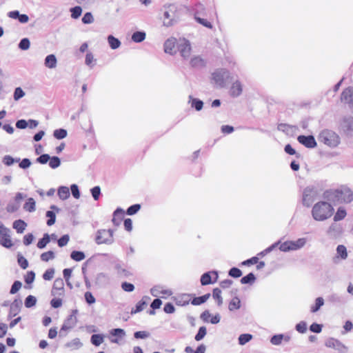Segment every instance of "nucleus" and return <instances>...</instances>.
Returning <instances> with one entry per match:
<instances>
[{
    "label": "nucleus",
    "instance_id": "obj_1",
    "mask_svg": "<svg viewBox=\"0 0 353 353\" xmlns=\"http://www.w3.org/2000/svg\"><path fill=\"white\" fill-rule=\"evenodd\" d=\"M325 196L333 201L347 204L353 201V191L349 187L343 185L326 191Z\"/></svg>",
    "mask_w": 353,
    "mask_h": 353
},
{
    "label": "nucleus",
    "instance_id": "obj_2",
    "mask_svg": "<svg viewBox=\"0 0 353 353\" xmlns=\"http://www.w3.org/2000/svg\"><path fill=\"white\" fill-rule=\"evenodd\" d=\"M334 212L332 205L326 201H319L312 209L313 219L318 221H323L332 216Z\"/></svg>",
    "mask_w": 353,
    "mask_h": 353
},
{
    "label": "nucleus",
    "instance_id": "obj_3",
    "mask_svg": "<svg viewBox=\"0 0 353 353\" xmlns=\"http://www.w3.org/2000/svg\"><path fill=\"white\" fill-rule=\"evenodd\" d=\"M318 139L330 148H335L340 143L339 136L334 131L327 129L323 130L319 133Z\"/></svg>",
    "mask_w": 353,
    "mask_h": 353
},
{
    "label": "nucleus",
    "instance_id": "obj_4",
    "mask_svg": "<svg viewBox=\"0 0 353 353\" xmlns=\"http://www.w3.org/2000/svg\"><path fill=\"white\" fill-rule=\"evenodd\" d=\"M321 192V190L314 185L306 187L303 192L302 203L306 207H310L312 203L317 199Z\"/></svg>",
    "mask_w": 353,
    "mask_h": 353
},
{
    "label": "nucleus",
    "instance_id": "obj_5",
    "mask_svg": "<svg viewBox=\"0 0 353 353\" xmlns=\"http://www.w3.org/2000/svg\"><path fill=\"white\" fill-rule=\"evenodd\" d=\"M176 8L174 4L165 5L162 9L163 26L169 27L174 25L176 21Z\"/></svg>",
    "mask_w": 353,
    "mask_h": 353
},
{
    "label": "nucleus",
    "instance_id": "obj_6",
    "mask_svg": "<svg viewBox=\"0 0 353 353\" xmlns=\"http://www.w3.org/2000/svg\"><path fill=\"white\" fill-rule=\"evenodd\" d=\"M212 76L216 85L223 88L225 85L226 79L229 77V72L225 69H220L214 72Z\"/></svg>",
    "mask_w": 353,
    "mask_h": 353
},
{
    "label": "nucleus",
    "instance_id": "obj_7",
    "mask_svg": "<svg viewBox=\"0 0 353 353\" xmlns=\"http://www.w3.org/2000/svg\"><path fill=\"white\" fill-rule=\"evenodd\" d=\"M177 48L180 52L181 55L184 59H188L190 57L191 54V46L189 41L184 38L180 39L177 41Z\"/></svg>",
    "mask_w": 353,
    "mask_h": 353
},
{
    "label": "nucleus",
    "instance_id": "obj_8",
    "mask_svg": "<svg viewBox=\"0 0 353 353\" xmlns=\"http://www.w3.org/2000/svg\"><path fill=\"white\" fill-rule=\"evenodd\" d=\"M108 232L105 229H100L96 232L94 241L97 245L105 244L111 245L114 243V239L108 237Z\"/></svg>",
    "mask_w": 353,
    "mask_h": 353
},
{
    "label": "nucleus",
    "instance_id": "obj_9",
    "mask_svg": "<svg viewBox=\"0 0 353 353\" xmlns=\"http://www.w3.org/2000/svg\"><path fill=\"white\" fill-rule=\"evenodd\" d=\"M78 312L77 310H73L72 313L65 320L63 324L61 326L60 330V334L63 331H67L71 328H72L77 322V314Z\"/></svg>",
    "mask_w": 353,
    "mask_h": 353
},
{
    "label": "nucleus",
    "instance_id": "obj_10",
    "mask_svg": "<svg viewBox=\"0 0 353 353\" xmlns=\"http://www.w3.org/2000/svg\"><path fill=\"white\" fill-rule=\"evenodd\" d=\"M341 128L342 130L345 133L347 136L353 135V117H345L343 120L342 123H341Z\"/></svg>",
    "mask_w": 353,
    "mask_h": 353
},
{
    "label": "nucleus",
    "instance_id": "obj_11",
    "mask_svg": "<svg viewBox=\"0 0 353 353\" xmlns=\"http://www.w3.org/2000/svg\"><path fill=\"white\" fill-rule=\"evenodd\" d=\"M110 341L113 343H119L120 339L125 336V332L121 328H114L110 331Z\"/></svg>",
    "mask_w": 353,
    "mask_h": 353
},
{
    "label": "nucleus",
    "instance_id": "obj_12",
    "mask_svg": "<svg viewBox=\"0 0 353 353\" xmlns=\"http://www.w3.org/2000/svg\"><path fill=\"white\" fill-rule=\"evenodd\" d=\"M22 301L19 299H15L13 302L10 304L8 319H11L17 316L21 311L22 307Z\"/></svg>",
    "mask_w": 353,
    "mask_h": 353
},
{
    "label": "nucleus",
    "instance_id": "obj_13",
    "mask_svg": "<svg viewBox=\"0 0 353 353\" xmlns=\"http://www.w3.org/2000/svg\"><path fill=\"white\" fill-rule=\"evenodd\" d=\"M297 140L300 143H301L307 148H314L316 146V140L314 137L312 135H300L298 137Z\"/></svg>",
    "mask_w": 353,
    "mask_h": 353
},
{
    "label": "nucleus",
    "instance_id": "obj_14",
    "mask_svg": "<svg viewBox=\"0 0 353 353\" xmlns=\"http://www.w3.org/2000/svg\"><path fill=\"white\" fill-rule=\"evenodd\" d=\"M343 233V227L341 224L337 223L334 221V223H332L329 227L327 234L333 238H336L339 236Z\"/></svg>",
    "mask_w": 353,
    "mask_h": 353
},
{
    "label": "nucleus",
    "instance_id": "obj_15",
    "mask_svg": "<svg viewBox=\"0 0 353 353\" xmlns=\"http://www.w3.org/2000/svg\"><path fill=\"white\" fill-rule=\"evenodd\" d=\"M50 209H52V210H48L46 212V217H48V220L46 221V224L48 225V226H51L52 225L54 224L55 221H56V214L55 212H59L60 209L54 205H52L50 206Z\"/></svg>",
    "mask_w": 353,
    "mask_h": 353
},
{
    "label": "nucleus",
    "instance_id": "obj_16",
    "mask_svg": "<svg viewBox=\"0 0 353 353\" xmlns=\"http://www.w3.org/2000/svg\"><path fill=\"white\" fill-rule=\"evenodd\" d=\"M150 300V297L148 296H143L142 299L136 304L135 309H132L131 310V314H134L143 310Z\"/></svg>",
    "mask_w": 353,
    "mask_h": 353
},
{
    "label": "nucleus",
    "instance_id": "obj_17",
    "mask_svg": "<svg viewBox=\"0 0 353 353\" xmlns=\"http://www.w3.org/2000/svg\"><path fill=\"white\" fill-rule=\"evenodd\" d=\"M124 213V210L121 208H117L114 211L112 221L115 226H119L121 225V221L123 219Z\"/></svg>",
    "mask_w": 353,
    "mask_h": 353
},
{
    "label": "nucleus",
    "instance_id": "obj_18",
    "mask_svg": "<svg viewBox=\"0 0 353 353\" xmlns=\"http://www.w3.org/2000/svg\"><path fill=\"white\" fill-rule=\"evenodd\" d=\"M325 345L328 347L334 348L337 350H341L346 348L339 340L334 338H330L325 341Z\"/></svg>",
    "mask_w": 353,
    "mask_h": 353
},
{
    "label": "nucleus",
    "instance_id": "obj_19",
    "mask_svg": "<svg viewBox=\"0 0 353 353\" xmlns=\"http://www.w3.org/2000/svg\"><path fill=\"white\" fill-rule=\"evenodd\" d=\"M341 99L343 102L353 103V89L348 88L343 90L341 94Z\"/></svg>",
    "mask_w": 353,
    "mask_h": 353
},
{
    "label": "nucleus",
    "instance_id": "obj_20",
    "mask_svg": "<svg viewBox=\"0 0 353 353\" xmlns=\"http://www.w3.org/2000/svg\"><path fill=\"white\" fill-rule=\"evenodd\" d=\"M243 88L239 81H234L230 88V94L233 97H237L242 93Z\"/></svg>",
    "mask_w": 353,
    "mask_h": 353
},
{
    "label": "nucleus",
    "instance_id": "obj_21",
    "mask_svg": "<svg viewBox=\"0 0 353 353\" xmlns=\"http://www.w3.org/2000/svg\"><path fill=\"white\" fill-rule=\"evenodd\" d=\"M176 43L177 44L176 40L175 38L168 39L164 43V50L166 53H169L170 54L175 52L174 48Z\"/></svg>",
    "mask_w": 353,
    "mask_h": 353
},
{
    "label": "nucleus",
    "instance_id": "obj_22",
    "mask_svg": "<svg viewBox=\"0 0 353 353\" xmlns=\"http://www.w3.org/2000/svg\"><path fill=\"white\" fill-rule=\"evenodd\" d=\"M10 232L4 233V234L1 236V238H0V245L6 248H10L13 245Z\"/></svg>",
    "mask_w": 353,
    "mask_h": 353
},
{
    "label": "nucleus",
    "instance_id": "obj_23",
    "mask_svg": "<svg viewBox=\"0 0 353 353\" xmlns=\"http://www.w3.org/2000/svg\"><path fill=\"white\" fill-rule=\"evenodd\" d=\"M57 63V60L54 54H51L46 56L45 58L44 64L45 66L50 69H53L56 68Z\"/></svg>",
    "mask_w": 353,
    "mask_h": 353
},
{
    "label": "nucleus",
    "instance_id": "obj_24",
    "mask_svg": "<svg viewBox=\"0 0 353 353\" xmlns=\"http://www.w3.org/2000/svg\"><path fill=\"white\" fill-rule=\"evenodd\" d=\"M63 280L61 278L56 279L54 281L52 292L53 294H58V291H63ZM59 294H61L59 292Z\"/></svg>",
    "mask_w": 353,
    "mask_h": 353
},
{
    "label": "nucleus",
    "instance_id": "obj_25",
    "mask_svg": "<svg viewBox=\"0 0 353 353\" xmlns=\"http://www.w3.org/2000/svg\"><path fill=\"white\" fill-rule=\"evenodd\" d=\"M12 227L16 230L17 233L21 234L26 230L27 223L22 219H18L13 222Z\"/></svg>",
    "mask_w": 353,
    "mask_h": 353
},
{
    "label": "nucleus",
    "instance_id": "obj_26",
    "mask_svg": "<svg viewBox=\"0 0 353 353\" xmlns=\"http://www.w3.org/2000/svg\"><path fill=\"white\" fill-rule=\"evenodd\" d=\"M283 340H285L286 342H288L290 340V337L289 336H285L283 334H276L274 335L271 338L270 342L272 345H279L282 343Z\"/></svg>",
    "mask_w": 353,
    "mask_h": 353
},
{
    "label": "nucleus",
    "instance_id": "obj_27",
    "mask_svg": "<svg viewBox=\"0 0 353 353\" xmlns=\"http://www.w3.org/2000/svg\"><path fill=\"white\" fill-rule=\"evenodd\" d=\"M189 103L192 108H194L196 111L202 110L203 106V102L198 99L194 98L192 96L189 97Z\"/></svg>",
    "mask_w": 353,
    "mask_h": 353
},
{
    "label": "nucleus",
    "instance_id": "obj_28",
    "mask_svg": "<svg viewBox=\"0 0 353 353\" xmlns=\"http://www.w3.org/2000/svg\"><path fill=\"white\" fill-rule=\"evenodd\" d=\"M83 345L82 343L80 341V339L78 338H75L72 341L66 343L65 344V347L70 349V350H74L79 349Z\"/></svg>",
    "mask_w": 353,
    "mask_h": 353
},
{
    "label": "nucleus",
    "instance_id": "obj_29",
    "mask_svg": "<svg viewBox=\"0 0 353 353\" xmlns=\"http://www.w3.org/2000/svg\"><path fill=\"white\" fill-rule=\"evenodd\" d=\"M190 63L194 68H202L205 65V61L200 56H194L191 58Z\"/></svg>",
    "mask_w": 353,
    "mask_h": 353
},
{
    "label": "nucleus",
    "instance_id": "obj_30",
    "mask_svg": "<svg viewBox=\"0 0 353 353\" xmlns=\"http://www.w3.org/2000/svg\"><path fill=\"white\" fill-rule=\"evenodd\" d=\"M24 210L33 212L36 210V202L33 198H28L23 205Z\"/></svg>",
    "mask_w": 353,
    "mask_h": 353
},
{
    "label": "nucleus",
    "instance_id": "obj_31",
    "mask_svg": "<svg viewBox=\"0 0 353 353\" xmlns=\"http://www.w3.org/2000/svg\"><path fill=\"white\" fill-rule=\"evenodd\" d=\"M57 195L60 199L65 200L70 195V189L66 186H60L57 190Z\"/></svg>",
    "mask_w": 353,
    "mask_h": 353
},
{
    "label": "nucleus",
    "instance_id": "obj_32",
    "mask_svg": "<svg viewBox=\"0 0 353 353\" xmlns=\"http://www.w3.org/2000/svg\"><path fill=\"white\" fill-rule=\"evenodd\" d=\"M145 36L144 31H136L132 35V40L135 43H141L145 40Z\"/></svg>",
    "mask_w": 353,
    "mask_h": 353
},
{
    "label": "nucleus",
    "instance_id": "obj_33",
    "mask_svg": "<svg viewBox=\"0 0 353 353\" xmlns=\"http://www.w3.org/2000/svg\"><path fill=\"white\" fill-rule=\"evenodd\" d=\"M108 42L110 47L112 50H116L121 46V41L119 40V39L114 37L113 35H109L108 37Z\"/></svg>",
    "mask_w": 353,
    "mask_h": 353
},
{
    "label": "nucleus",
    "instance_id": "obj_34",
    "mask_svg": "<svg viewBox=\"0 0 353 353\" xmlns=\"http://www.w3.org/2000/svg\"><path fill=\"white\" fill-rule=\"evenodd\" d=\"M50 241V236L48 233H45L41 239H40L37 244L39 249H43L46 247L47 244Z\"/></svg>",
    "mask_w": 353,
    "mask_h": 353
},
{
    "label": "nucleus",
    "instance_id": "obj_35",
    "mask_svg": "<svg viewBox=\"0 0 353 353\" xmlns=\"http://www.w3.org/2000/svg\"><path fill=\"white\" fill-rule=\"evenodd\" d=\"M70 258L75 261H81L85 258V254L82 251L74 250L70 253Z\"/></svg>",
    "mask_w": 353,
    "mask_h": 353
},
{
    "label": "nucleus",
    "instance_id": "obj_36",
    "mask_svg": "<svg viewBox=\"0 0 353 353\" xmlns=\"http://www.w3.org/2000/svg\"><path fill=\"white\" fill-rule=\"evenodd\" d=\"M347 215L345 209L343 207H339L334 216V221L337 222L343 220Z\"/></svg>",
    "mask_w": 353,
    "mask_h": 353
},
{
    "label": "nucleus",
    "instance_id": "obj_37",
    "mask_svg": "<svg viewBox=\"0 0 353 353\" xmlns=\"http://www.w3.org/2000/svg\"><path fill=\"white\" fill-rule=\"evenodd\" d=\"M20 161V158H13L10 155H5L2 159V163L7 166H11L14 163H18Z\"/></svg>",
    "mask_w": 353,
    "mask_h": 353
},
{
    "label": "nucleus",
    "instance_id": "obj_38",
    "mask_svg": "<svg viewBox=\"0 0 353 353\" xmlns=\"http://www.w3.org/2000/svg\"><path fill=\"white\" fill-rule=\"evenodd\" d=\"M337 257H340L341 259L345 260L347 258V252L345 245H339L336 248Z\"/></svg>",
    "mask_w": 353,
    "mask_h": 353
},
{
    "label": "nucleus",
    "instance_id": "obj_39",
    "mask_svg": "<svg viewBox=\"0 0 353 353\" xmlns=\"http://www.w3.org/2000/svg\"><path fill=\"white\" fill-rule=\"evenodd\" d=\"M90 341L92 345L99 346L103 342V336L100 334H94L91 336Z\"/></svg>",
    "mask_w": 353,
    "mask_h": 353
},
{
    "label": "nucleus",
    "instance_id": "obj_40",
    "mask_svg": "<svg viewBox=\"0 0 353 353\" xmlns=\"http://www.w3.org/2000/svg\"><path fill=\"white\" fill-rule=\"evenodd\" d=\"M306 243V239L300 238L295 241H292L291 247L292 250H296L303 248Z\"/></svg>",
    "mask_w": 353,
    "mask_h": 353
},
{
    "label": "nucleus",
    "instance_id": "obj_41",
    "mask_svg": "<svg viewBox=\"0 0 353 353\" xmlns=\"http://www.w3.org/2000/svg\"><path fill=\"white\" fill-rule=\"evenodd\" d=\"M278 130L279 131H282L287 134H290L294 132V127L285 124V123H281L278 125Z\"/></svg>",
    "mask_w": 353,
    "mask_h": 353
},
{
    "label": "nucleus",
    "instance_id": "obj_42",
    "mask_svg": "<svg viewBox=\"0 0 353 353\" xmlns=\"http://www.w3.org/2000/svg\"><path fill=\"white\" fill-rule=\"evenodd\" d=\"M210 296V294H206L203 296L195 297L191 301V303L194 305H199L205 303Z\"/></svg>",
    "mask_w": 353,
    "mask_h": 353
},
{
    "label": "nucleus",
    "instance_id": "obj_43",
    "mask_svg": "<svg viewBox=\"0 0 353 353\" xmlns=\"http://www.w3.org/2000/svg\"><path fill=\"white\" fill-rule=\"evenodd\" d=\"M241 307V301L238 297L233 298L230 303L228 308L230 311H233L234 310H238Z\"/></svg>",
    "mask_w": 353,
    "mask_h": 353
},
{
    "label": "nucleus",
    "instance_id": "obj_44",
    "mask_svg": "<svg viewBox=\"0 0 353 353\" xmlns=\"http://www.w3.org/2000/svg\"><path fill=\"white\" fill-rule=\"evenodd\" d=\"M67 135V130L63 128L57 129L53 132V136L54 137V138L59 140L65 138Z\"/></svg>",
    "mask_w": 353,
    "mask_h": 353
},
{
    "label": "nucleus",
    "instance_id": "obj_45",
    "mask_svg": "<svg viewBox=\"0 0 353 353\" xmlns=\"http://www.w3.org/2000/svg\"><path fill=\"white\" fill-rule=\"evenodd\" d=\"M37 303V299L35 296L32 295H28L24 301L25 307L27 308H30L34 306Z\"/></svg>",
    "mask_w": 353,
    "mask_h": 353
},
{
    "label": "nucleus",
    "instance_id": "obj_46",
    "mask_svg": "<svg viewBox=\"0 0 353 353\" xmlns=\"http://www.w3.org/2000/svg\"><path fill=\"white\" fill-rule=\"evenodd\" d=\"M71 17L72 19H78L82 13V8L79 6H76L73 8H70Z\"/></svg>",
    "mask_w": 353,
    "mask_h": 353
},
{
    "label": "nucleus",
    "instance_id": "obj_47",
    "mask_svg": "<svg viewBox=\"0 0 353 353\" xmlns=\"http://www.w3.org/2000/svg\"><path fill=\"white\" fill-rule=\"evenodd\" d=\"M61 165V159L57 156L50 157L49 160V166L52 169H56Z\"/></svg>",
    "mask_w": 353,
    "mask_h": 353
},
{
    "label": "nucleus",
    "instance_id": "obj_48",
    "mask_svg": "<svg viewBox=\"0 0 353 353\" xmlns=\"http://www.w3.org/2000/svg\"><path fill=\"white\" fill-rule=\"evenodd\" d=\"M324 305V300L322 297H318L315 300V305L314 306L311 307V312H316L321 306Z\"/></svg>",
    "mask_w": 353,
    "mask_h": 353
},
{
    "label": "nucleus",
    "instance_id": "obj_49",
    "mask_svg": "<svg viewBox=\"0 0 353 353\" xmlns=\"http://www.w3.org/2000/svg\"><path fill=\"white\" fill-rule=\"evenodd\" d=\"M141 209V205L136 203L130 205L126 210V214L128 215H134L137 214L139 210Z\"/></svg>",
    "mask_w": 353,
    "mask_h": 353
},
{
    "label": "nucleus",
    "instance_id": "obj_50",
    "mask_svg": "<svg viewBox=\"0 0 353 353\" xmlns=\"http://www.w3.org/2000/svg\"><path fill=\"white\" fill-rule=\"evenodd\" d=\"M90 193L94 201H98L101 194V188L98 185L90 189Z\"/></svg>",
    "mask_w": 353,
    "mask_h": 353
},
{
    "label": "nucleus",
    "instance_id": "obj_51",
    "mask_svg": "<svg viewBox=\"0 0 353 353\" xmlns=\"http://www.w3.org/2000/svg\"><path fill=\"white\" fill-rule=\"evenodd\" d=\"M55 255L53 251H48L41 254V260L47 262L50 260L54 259Z\"/></svg>",
    "mask_w": 353,
    "mask_h": 353
},
{
    "label": "nucleus",
    "instance_id": "obj_52",
    "mask_svg": "<svg viewBox=\"0 0 353 353\" xmlns=\"http://www.w3.org/2000/svg\"><path fill=\"white\" fill-rule=\"evenodd\" d=\"M197 14H198V11H196V13H195L194 19H195V20L199 23H200V24L203 25V26H205L206 28H212V26L210 22L208 21L205 19H203V18H201V17H198Z\"/></svg>",
    "mask_w": 353,
    "mask_h": 353
},
{
    "label": "nucleus",
    "instance_id": "obj_53",
    "mask_svg": "<svg viewBox=\"0 0 353 353\" xmlns=\"http://www.w3.org/2000/svg\"><path fill=\"white\" fill-rule=\"evenodd\" d=\"M252 339V336L250 334H243L239 336V343L243 345Z\"/></svg>",
    "mask_w": 353,
    "mask_h": 353
},
{
    "label": "nucleus",
    "instance_id": "obj_54",
    "mask_svg": "<svg viewBox=\"0 0 353 353\" xmlns=\"http://www.w3.org/2000/svg\"><path fill=\"white\" fill-rule=\"evenodd\" d=\"M17 262L19 265L23 269L26 270L28 267V260L21 254L17 256Z\"/></svg>",
    "mask_w": 353,
    "mask_h": 353
},
{
    "label": "nucleus",
    "instance_id": "obj_55",
    "mask_svg": "<svg viewBox=\"0 0 353 353\" xmlns=\"http://www.w3.org/2000/svg\"><path fill=\"white\" fill-rule=\"evenodd\" d=\"M96 61V59H94V56L91 52H88L85 55V63L92 68L94 65V62Z\"/></svg>",
    "mask_w": 353,
    "mask_h": 353
},
{
    "label": "nucleus",
    "instance_id": "obj_56",
    "mask_svg": "<svg viewBox=\"0 0 353 353\" xmlns=\"http://www.w3.org/2000/svg\"><path fill=\"white\" fill-rule=\"evenodd\" d=\"M82 23L84 24H90L94 22V17L91 12H85L81 19Z\"/></svg>",
    "mask_w": 353,
    "mask_h": 353
},
{
    "label": "nucleus",
    "instance_id": "obj_57",
    "mask_svg": "<svg viewBox=\"0 0 353 353\" xmlns=\"http://www.w3.org/2000/svg\"><path fill=\"white\" fill-rule=\"evenodd\" d=\"M25 96V92L21 88L17 87L14 91L13 98L14 101H19L20 99Z\"/></svg>",
    "mask_w": 353,
    "mask_h": 353
},
{
    "label": "nucleus",
    "instance_id": "obj_58",
    "mask_svg": "<svg viewBox=\"0 0 353 353\" xmlns=\"http://www.w3.org/2000/svg\"><path fill=\"white\" fill-rule=\"evenodd\" d=\"M30 46V40L28 38H23L22 39L18 45L19 48H20L22 50H27L29 49Z\"/></svg>",
    "mask_w": 353,
    "mask_h": 353
},
{
    "label": "nucleus",
    "instance_id": "obj_59",
    "mask_svg": "<svg viewBox=\"0 0 353 353\" xmlns=\"http://www.w3.org/2000/svg\"><path fill=\"white\" fill-rule=\"evenodd\" d=\"M206 333H207V330L205 326H202V327H199L198 333L195 336V338H194L195 340L196 341H199L202 340L204 338V336L206 335Z\"/></svg>",
    "mask_w": 353,
    "mask_h": 353
},
{
    "label": "nucleus",
    "instance_id": "obj_60",
    "mask_svg": "<svg viewBox=\"0 0 353 353\" xmlns=\"http://www.w3.org/2000/svg\"><path fill=\"white\" fill-rule=\"evenodd\" d=\"M201 283L203 285H207L212 283L210 272L204 273L201 278Z\"/></svg>",
    "mask_w": 353,
    "mask_h": 353
},
{
    "label": "nucleus",
    "instance_id": "obj_61",
    "mask_svg": "<svg viewBox=\"0 0 353 353\" xmlns=\"http://www.w3.org/2000/svg\"><path fill=\"white\" fill-rule=\"evenodd\" d=\"M221 291L219 288H215L213 290L212 296L214 299L217 301V303L219 305H221L223 303V299L221 297Z\"/></svg>",
    "mask_w": 353,
    "mask_h": 353
},
{
    "label": "nucleus",
    "instance_id": "obj_62",
    "mask_svg": "<svg viewBox=\"0 0 353 353\" xmlns=\"http://www.w3.org/2000/svg\"><path fill=\"white\" fill-rule=\"evenodd\" d=\"M255 276L254 274L252 273H249L248 274H247L246 276H243L241 279V283L242 284H247V283H252L255 281Z\"/></svg>",
    "mask_w": 353,
    "mask_h": 353
},
{
    "label": "nucleus",
    "instance_id": "obj_63",
    "mask_svg": "<svg viewBox=\"0 0 353 353\" xmlns=\"http://www.w3.org/2000/svg\"><path fill=\"white\" fill-rule=\"evenodd\" d=\"M70 240V236L68 234H64L61 236L58 240L57 243L58 245L61 248L65 246Z\"/></svg>",
    "mask_w": 353,
    "mask_h": 353
},
{
    "label": "nucleus",
    "instance_id": "obj_64",
    "mask_svg": "<svg viewBox=\"0 0 353 353\" xmlns=\"http://www.w3.org/2000/svg\"><path fill=\"white\" fill-rule=\"evenodd\" d=\"M21 285H22V283L21 281H15L11 286L10 293L11 294H16L20 290V288H21Z\"/></svg>",
    "mask_w": 353,
    "mask_h": 353
}]
</instances>
